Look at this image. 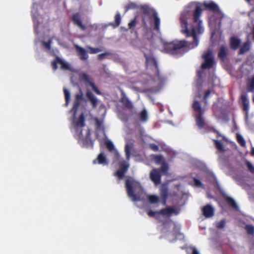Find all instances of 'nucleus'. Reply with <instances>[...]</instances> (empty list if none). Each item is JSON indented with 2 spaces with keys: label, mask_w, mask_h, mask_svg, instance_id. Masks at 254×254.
<instances>
[{
  "label": "nucleus",
  "mask_w": 254,
  "mask_h": 254,
  "mask_svg": "<svg viewBox=\"0 0 254 254\" xmlns=\"http://www.w3.org/2000/svg\"><path fill=\"white\" fill-rule=\"evenodd\" d=\"M202 13V9L198 5L190 4L185 7L180 17L181 31L187 37L192 36L193 42L176 40L166 42L161 39L165 53L173 55L182 54L185 49H193L198 46L199 40L197 34H201L203 32L202 23L199 19Z\"/></svg>",
  "instance_id": "nucleus-1"
},
{
  "label": "nucleus",
  "mask_w": 254,
  "mask_h": 254,
  "mask_svg": "<svg viewBox=\"0 0 254 254\" xmlns=\"http://www.w3.org/2000/svg\"><path fill=\"white\" fill-rule=\"evenodd\" d=\"M125 187L127 196L133 201H138L143 200L141 197L143 193L141 185L139 182L131 177H128L125 181Z\"/></svg>",
  "instance_id": "nucleus-2"
},
{
  "label": "nucleus",
  "mask_w": 254,
  "mask_h": 254,
  "mask_svg": "<svg viewBox=\"0 0 254 254\" xmlns=\"http://www.w3.org/2000/svg\"><path fill=\"white\" fill-rule=\"evenodd\" d=\"M144 56L146 60V64L154 68L157 78V88H150L148 90L150 92L158 91L162 86L165 81V78L160 73L157 61L154 58L153 53L151 52L149 53H144Z\"/></svg>",
  "instance_id": "nucleus-3"
},
{
  "label": "nucleus",
  "mask_w": 254,
  "mask_h": 254,
  "mask_svg": "<svg viewBox=\"0 0 254 254\" xmlns=\"http://www.w3.org/2000/svg\"><path fill=\"white\" fill-rule=\"evenodd\" d=\"M139 8L140 9L144 15H152V17L153 19V30L155 31L157 33H160L161 22L156 10L150 8L146 4L139 5Z\"/></svg>",
  "instance_id": "nucleus-4"
},
{
  "label": "nucleus",
  "mask_w": 254,
  "mask_h": 254,
  "mask_svg": "<svg viewBox=\"0 0 254 254\" xmlns=\"http://www.w3.org/2000/svg\"><path fill=\"white\" fill-rule=\"evenodd\" d=\"M192 108L194 112V116L197 126L199 128H202L205 126V121L203 117L205 111L204 107H202L200 103L194 101L192 105Z\"/></svg>",
  "instance_id": "nucleus-5"
},
{
  "label": "nucleus",
  "mask_w": 254,
  "mask_h": 254,
  "mask_svg": "<svg viewBox=\"0 0 254 254\" xmlns=\"http://www.w3.org/2000/svg\"><path fill=\"white\" fill-rule=\"evenodd\" d=\"M203 6L205 10L213 12V15L216 18L215 22L218 23V26L220 27L221 25V20L224 17V14L219 9L218 5L214 1H210L204 2Z\"/></svg>",
  "instance_id": "nucleus-6"
},
{
  "label": "nucleus",
  "mask_w": 254,
  "mask_h": 254,
  "mask_svg": "<svg viewBox=\"0 0 254 254\" xmlns=\"http://www.w3.org/2000/svg\"><path fill=\"white\" fill-rule=\"evenodd\" d=\"M85 119L84 115L82 113L78 119H75L73 121V126L75 131V134L79 138L82 136V128L85 126Z\"/></svg>",
  "instance_id": "nucleus-7"
},
{
  "label": "nucleus",
  "mask_w": 254,
  "mask_h": 254,
  "mask_svg": "<svg viewBox=\"0 0 254 254\" xmlns=\"http://www.w3.org/2000/svg\"><path fill=\"white\" fill-rule=\"evenodd\" d=\"M202 58L204 60V62L201 65L202 69H209L213 66L214 64V60L212 52L211 51L208 50L204 52L202 56Z\"/></svg>",
  "instance_id": "nucleus-8"
},
{
  "label": "nucleus",
  "mask_w": 254,
  "mask_h": 254,
  "mask_svg": "<svg viewBox=\"0 0 254 254\" xmlns=\"http://www.w3.org/2000/svg\"><path fill=\"white\" fill-rule=\"evenodd\" d=\"M86 101L83 97V94L81 89H79V93H76L75 95L73 105L71 110L74 112L75 115L79 107L82 105V104L86 103Z\"/></svg>",
  "instance_id": "nucleus-9"
},
{
  "label": "nucleus",
  "mask_w": 254,
  "mask_h": 254,
  "mask_svg": "<svg viewBox=\"0 0 254 254\" xmlns=\"http://www.w3.org/2000/svg\"><path fill=\"white\" fill-rule=\"evenodd\" d=\"M58 64L61 65V68L62 69L68 70L70 69V66L68 63L63 60L60 57L57 56L55 59L51 63V66L54 70H56L58 69Z\"/></svg>",
  "instance_id": "nucleus-10"
},
{
  "label": "nucleus",
  "mask_w": 254,
  "mask_h": 254,
  "mask_svg": "<svg viewBox=\"0 0 254 254\" xmlns=\"http://www.w3.org/2000/svg\"><path fill=\"white\" fill-rule=\"evenodd\" d=\"M229 54V51L227 47L224 45L220 46L218 53V58L221 62H225L228 60Z\"/></svg>",
  "instance_id": "nucleus-11"
},
{
  "label": "nucleus",
  "mask_w": 254,
  "mask_h": 254,
  "mask_svg": "<svg viewBox=\"0 0 254 254\" xmlns=\"http://www.w3.org/2000/svg\"><path fill=\"white\" fill-rule=\"evenodd\" d=\"M71 20L73 22V23L81 30L84 31L86 30V27L84 24H83L80 15L79 13L77 12L73 14L71 17Z\"/></svg>",
  "instance_id": "nucleus-12"
},
{
  "label": "nucleus",
  "mask_w": 254,
  "mask_h": 254,
  "mask_svg": "<svg viewBox=\"0 0 254 254\" xmlns=\"http://www.w3.org/2000/svg\"><path fill=\"white\" fill-rule=\"evenodd\" d=\"M168 188L167 185H162L160 188V196L161 199V202L163 205L166 204L168 196Z\"/></svg>",
  "instance_id": "nucleus-13"
},
{
  "label": "nucleus",
  "mask_w": 254,
  "mask_h": 254,
  "mask_svg": "<svg viewBox=\"0 0 254 254\" xmlns=\"http://www.w3.org/2000/svg\"><path fill=\"white\" fill-rule=\"evenodd\" d=\"M150 178L155 185H159L161 183V175L158 170L152 169L150 173Z\"/></svg>",
  "instance_id": "nucleus-14"
},
{
  "label": "nucleus",
  "mask_w": 254,
  "mask_h": 254,
  "mask_svg": "<svg viewBox=\"0 0 254 254\" xmlns=\"http://www.w3.org/2000/svg\"><path fill=\"white\" fill-rule=\"evenodd\" d=\"M157 213L158 214L168 216H170L173 213H174L176 215H178L179 214V212L173 207H167L165 208L161 209L158 211Z\"/></svg>",
  "instance_id": "nucleus-15"
},
{
  "label": "nucleus",
  "mask_w": 254,
  "mask_h": 254,
  "mask_svg": "<svg viewBox=\"0 0 254 254\" xmlns=\"http://www.w3.org/2000/svg\"><path fill=\"white\" fill-rule=\"evenodd\" d=\"M203 215L206 218L212 217L214 214V209L210 204H207L202 208Z\"/></svg>",
  "instance_id": "nucleus-16"
},
{
  "label": "nucleus",
  "mask_w": 254,
  "mask_h": 254,
  "mask_svg": "<svg viewBox=\"0 0 254 254\" xmlns=\"http://www.w3.org/2000/svg\"><path fill=\"white\" fill-rule=\"evenodd\" d=\"M230 47L233 50L236 51L240 46L241 41V40L235 37L232 36L230 38Z\"/></svg>",
  "instance_id": "nucleus-17"
},
{
  "label": "nucleus",
  "mask_w": 254,
  "mask_h": 254,
  "mask_svg": "<svg viewBox=\"0 0 254 254\" xmlns=\"http://www.w3.org/2000/svg\"><path fill=\"white\" fill-rule=\"evenodd\" d=\"M75 48L80 60H86L88 58L87 53L83 48L76 45H75Z\"/></svg>",
  "instance_id": "nucleus-18"
},
{
  "label": "nucleus",
  "mask_w": 254,
  "mask_h": 254,
  "mask_svg": "<svg viewBox=\"0 0 254 254\" xmlns=\"http://www.w3.org/2000/svg\"><path fill=\"white\" fill-rule=\"evenodd\" d=\"M86 96L90 101L92 108H96L98 104V100L93 93L90 91H88L86 93Z\"/></svg>",
  "instance_id": "nucleus-19"
},
{
  "label": "nucleus",
  "mask_w": 254,
  "mask_h": 254,
  "mask_svg": "<svg viewBox=\"0 0 254 254\" xmlns=\"http://www.w3.org/2000/svg\"><path fill=\"white\" fill-rule=\"evenodd\" d=\"M251 43L250 41L248 40V41L245 42L243 44L242 47L240 48V49L239 51V52H238V54L239 55H243L245 53L249 52L251 49Z\"/></svg>",
  "instance_id": "nucleus-20"
},
{
  "label": "nucleus",
  "mask_w": 254,
  "mask_h": 254,
  "mask_svg": "<svg viewBox=\"0 0 254 254\" xmlns=\"http://www.w3.org/2000/svg\"><path fill=\"white\" fill-rule=\"evenodd\" d=\"M97 162L99 164L107 165L108 162L107 160L106 157L104 153H100L98 155L97 159L93 160V164H96Z\"/></svg>",
  "instance_id": "nucleus-21"
},
{
  "label": "nucleus",
  "mask_w": 254,
  "mask_h": 254,
  "mask_svg": "<svg viewBox=\"0 0 254 254\" xmlns=\"http://www.w3.org/2000/svg\"><path fill=\"white\" fill-rule=\"evenodd\" d=\"M120 102L123 104L124 106L127 109H130L132 108L131 102L125 96V94H124L121 98Z\"/></svg>",
  "instance_id": "nucleus-22"
},
{
  "label": "nucleus",
  "mask_w": 254,
  "mask_h": 254,
  "mask_svg": "<svg viewBox=\"0 0 254 254\" xmlns=\"http://www.w3.org/2000/svg\"><path fill=\"white\" fill-rule=\"evenodd\" d=\"M241 100L242 101V104H243V109L244 111L247 112L249 108V102L247 98V96L246 95H242L241 96Z\"/></svg>",
  "instance_id": "nucleus-23"
},
{
  "label": "nucleus",
  "mask_w": 254,
  "mask_h": 254,
  "mask_svg": "<svg viewBox=\"0 0 254 254\" xmlns=\"http://www.w3.org/2000/svg\"><path fill=\"white\" fill-rule=\"evenodd\" d=\"M224 198L227 203L232 207L235 209L238 208L237 204L233 198L227 195L224 196Z\"/></svg>",
  "instance_id": "nucleus-24"
},
{
  "label": "nucleus",
  "mask_w": 254,
  "mask_h": 254,
  "mask_svg": "<svg viewBox=\"0 0 254 254\" xmlns=\"http://www.w3.org/2000/svg\"><path fill=\"white\" fill-rule=\"evenodd\" d=\"M213 142H214L215 147L221 153H223L225 151L224 147L222 143L218 140L214 139Z\"/></svg>",
  "instance_id": "nucleus-25"
},
{
  "label": "nucleus",
  "mask_w": 254,
  "mask_h": 254,
  "mask_svg": "<svg viewBox=\"0 0 254 254\" xmlns=\"http://www.w3.org/2000/svg\"><path fill=\"white\" fill-rule=\"evenodd\" d=\"M139 5H138L135 3L133 2H130L127 4L125 6V12H127L128 10L130 9H135L137 8H139Z\"/></svg>",
  "instance_id": "nucleus-26"
},
{
  "label": "nucleus",
  "mask_w": 254,
  "mask_h": 254,
  "mask_svg": "<svg viewBox=\"0 0 254 254\" xmlns=\"http://www.w3.org/2000/svg\"><path fill=\"white\" fill-rule=\"evenodd\" d=\"M148 200L151 204H155L159 201L158 196L156 195H149L148 196Z\"/></svg>",
  "instance_id": "nucleus-27"
},
{
  "label": "nucleus",
  "mask_w": 254,
  "mask_h": 254,
  "mask_svg": "<svg viewBox=\"0 0 254 254\" xmlns=\"http://www.w3.org/2000/svg\"><path fill=\"white\" fill-rule=\"evenodd\" d=\"M129 167V164L127 163L125 160H123L120 163V170L123 171L126 173Z\"/></svg>",
  "instance_id": "nucleus-28"
},
{
  "label": "nucleus",
  "mask_w": 254,
  "mask_h": 254,
  "mask_svg": "<svg viewBox=\"0 0 254 254\" xmlns=\"http://www.w3.org/2000/svg\"><path fill=\"white\" fill-rule=\"evenodd\" d=\"M160 169L163 174L167 175L169 170V167L167 163L165 162H162Z\"/></svg>",
  "instance_id": "nucleus-29"
},
{
  "label": "nucleus",
  "mask_w": 254,
  "mask_h": 254,
  "mask_svg": "<svg viewBox=\"0 0 254 254\" xmlns=\"http://www.w3.org/2000/svg\"><path fill=\"white\" fill-rule=\"evenodd\" d=\"M90 132L89 129H88V132L87 133V135H86L85 138L84 139V140H83L84 145H85L86 146L91 145L92 146H93V142L90 138Z\"/></svg>",
  "instance_id": "nucleus-30"
},
{
  "label": "nucleus",
  "mask_w": 254,
  "mask_h": 254,
  "mask_svg": "<svg viewBox=\"0 0 254 254\" xmlns=\"http://www.w3.org/2000/svg\"><path fill=\"white\" fill-rule=\"evenodd\" d=\"M139 118L141 122H145L148 119V115L146 110H143L139 114Z\"/></svg>",
  "instance_id": "nucleus-31"
},
{
  "label": "nucleus",
  "mask_w": 254,
  "mask_h": 254,
  "mask_svg": "<svg viewBox=\"0 0 254 254\" xmlns=\"http://www.w3.org/2000/svg\"><path fill=\"white\" fill-rule=\"evenodd\" d=\"M237 141L242 147H245L246 145V141L243 137L239 134H237L236 136Z\"/></svg>",
  "instance_id": "nucleus-32"
},
{
  "label": "nucleus",
  "mask_w": 254,
  "mask_h": 254,
  "mask_svg": "<svg viewBox=\"0 0 254 254\" xmlns=\"http://www.w3.org/2000/svg\"><path fill=\"white\" fill-rule=\"evenodd\" d=\"M121 21V16L119 13H117L115 16V23L113 24L114 27H118Z\"/></svg>",
  "instance_id": "nucleus-33"
},
{
  "label": "nucleus",
  "mask_w": 254,
  "mask_h": 254,
  "mask_svg": "<svg viewBox=\"0 0 254 254\" xmlns=\"http://www.w3.org/2000/svg\"><path fill=\"white\" fill-rule=\"evenodd\" d=\"M137 24V16H135L128 24L129 29H133Z\"/></svg>",
  "instance_id": "nucleus-34"
},
{
  "label": "nucleus",
  "mask_w": 254,
  "mask_h": 254,
  "mask_svg": "<svg viewBox=\"0 0 254 254\" xmlns=\"http://www.w3.org/2000/svg\"><path fill=\"white\" fill-rule=\"evenodd\" d=\"M64 97H65V104L66 106H67L69 102L70 98V94L69 92L66 89H64Z\"/></svg>",
  "instance_id": "nucleus-35"
},
{
  "label": "nucleus",
  "mask_w": 254,
  "mask_h": 254,
  "mask_svg": "<svg viewBox=\"0 0 254 254\" xmlns=\"http://www.w3.org/2000/svg\"><path fill=\"white\" fill-rule=\"evenodd\" d=\"M245 230L247 231L249 235H254V226L252 225H247L245 227Z\"/></svg>",
  "instance_id": "nucleus-36"
},
{
  "label": "nucleus",
  "mask_w": 254,
  "mask_h": 254,
  "mask_svg": "<svg viewBox=\"0 0 254 254\" xmlns=\"http://www.w3.org/2000/svg\"><path fill=\"white\" fill-rule=\"evenodd\" d=\"M80 78L89 83V85L90 83L92 82L91 81H90L89 76L85 73H81L80 75Z\"/></svg>",
  "instance_id": "nucleus-37"
},
{
  "label": "nucleus",
  "mask_w": 254,
  "mask_h": 254,
  "mask_svg": "<svg viewBox=\"0 0 254 254\" xmlns=\"http://www.w3.org/2000/svg\"><path fill=\"white\" fill-rule=\"evenodd\" d=\"M246 165L249 171L253 175H254V166L249 161H246Z\"/></svg>",
  "instance_id": "nucleus-38"
},
{
  "label": "nucleus",
  "mask_w": 254,
  "mask_h": 254,
  "mask_svg": "<svg viewBox=\"0 0 254 254\" xmlns=\"http://www.w3.org/2000/svg\"><path fill=\"white\" fill-rule=\"evenodd\" d=\"M87 49L89 50V53L91 54H94L98 53L102 51L101 49L98 48H93L92 47H88Z\"/></svg>",
  "instance_id": "nucleus-39"
},
{
  "label": "nucleus",
  "mask_w": 254,
  "mask_h": 254,
  "mask_svg": "<svg viewBox=\"0 0 254 254\" xmlns=\"http://www.w3.org/2000/svg\"><path fill=\"white\" fill-rule=\"evenodd\" d=\"M105 145L106 146V147L107 149L110 151H111L113 150L114 149V145L112 142L110 140H107L105 142Z\"/></svg>",
  "instance_id": "nucleus-40"
},
{
  "label": "nucleus",
  "mask_w": 254,
  "mask_h": 254,
  "mask_svg": "<svg viewBox=\"0 0 254 254\" xmlns=\"http://www.w3.org/2000/svg\"><path fill=\"white\" fill-rule=\"evenodd\" d=\"M214 92L213 91L208 89L204 92V94L203 96V100L205 101V103L206 104L207 103V99L209 97L210 94Z\"/></svg>",
  "instance_id": "nucleus-41"
},
{
  "label": "nucleus",
  "mask_w": 254,
  "mask_h": 254,
  "mask_svg": "<svg viewBox=\"0 0 254 254\" xmlns=\"http://www.w3.org/2000/svg\"><path fill=\"white\" fill-rule=\"evenodd\" d=\"M130 147L128 144H126L125 146V151L126 153V158L127 160H129L130 158Z\"/></svg>",
  "instance_id": "nucleus-42"
},
{
  "label": "nucleus",
  "mask_w": 254,
  "mask_h": 254,
  "mask_svg": "<svg viewBox=\"0 0 254 254\" xmlns=\"http://www.w3.org/2000/svg\"><path fill=\"white\" fill-rule=\"evenodd\" d=\"M112 54L110 52H105L104 53L100 54L98 55V60L99 61H101L104 59L106 56H110L112 55Z\"/></svg>",
  "instance_id": "nucleus-43"
},
{
  "label": "nucleus",
  "mask_w": 254,
  "mask_h": 254,
  "mask_svg": "<svg viewBox=\"0 0 254 254\" xmlns=\"http://www.w3.org/2000/svg\"><path fill=\"white\" fill-rule=\"evenodd\" d=\"M90 86L92 87L93 90L98 95H101L102 93L101 91L96 87L95 84L93 82L90 83Z\"/></svg>",
  "instance_id": "nucleus-44"
},
{
  "label": "nucleus",
  "mask_w": 254,
  "mask_h": 254,
  "mask_svg": "<svg viewBox=\"0 0 254 254\" xmlns=\"http://www.w3.org/2000/svg\"><path fill=\"white\" fill-rule=\"evenodd\" d=\"M125 173V172L119 169L115 173V176H117L119 179H122L124 178Z\"/></svg>",
  "instance_id": "nucleus-45"
},
{
  "label": "nucleus",
  "mask_w": 254,
  "mask_h": 254,
  "mask_svg": "<svg viewBox=\"0 0 254 254\" xmlns=\"http://www.w3.org/2000/svg\"><path fill=\"white\" fill-rule=\"evenodd\" d=\"M225 220H222L217 223L216 227L218 229H222L225 227Z\"/></svg>",
  "instance_id": "nucleus-46"
},
{
  "label": "nucleus",
  "mask_w": 254,
  "mask_h": 254,
  "mask_svg": "<svg viewBox=\"0 0 254 254\" xmlns=\"http://www.w3.org/2000/svg\"><path fill=\"white\" fill-rule=\"evenodd\" d=\"M155 161L157 163H161L163 160V157L161 155H156L154 157Z\"/></svg>",
  "instance_id": "nucleus-47"
},
{
  "label": "nucleus",
  "mask_w": 254,
  "mask_h": 254,
  "mask_svg": "<svg viewBox=\"0 0 254 254\" xmlns=\"http://www.w3.org/2000/svg\"><path fill=\"white\" fill-rule=\"evenodd\" d=\"M193 181H194V184L197 187H201L202 186V183L200 182V180L196 179V178H194L193 179Z\"/></svg>",
  "instance_id": "nucleus-48"
},
{
  "label": "nucleus",
  "mask_w": 254,
  "mask_h": 254,
  "mask_svg": "<svg viewBox=\"0 0 254 254\" xmlns=\"http://www.w3.org/2000/svg\"><path fill=\"white\" fill-rule=\"evenodd\" d=\"M150 148L154 151H157L159 150L158 145L154 143L150 144Z\"/></svg>",
  "instance_id": "nucleus-49"
},
{
  "label": "nucleus",
  "mask_w": 254,
  "mask_h": 254,
  "mask_svg": "<svg viewBox=\"0 0 254 254\" xmlns=\"http://www.w3.org/2000/svg\"><path fill=\"white\" fill-rule=\"evenodd\" d=\"M158 211H153L151 210H149L147 212V214L150 217H155L156 214H158Z\"/></svg>",
  "instance_id": "nucleus-50"
},
{
  "label": "nucleus",
  "mask_w": 254,
  "mask_h": 254,
  "mask_svg": "<svg viewBox=\"0 0 254 254\" xmlns=\"http://www.w3.org/2000/svg\"><path fill=\"white\" fill-rule=\"evenodd\" d=\"M249 87L251 90L254 89V76L252 77L251 81L249 84Z\"/></svg>",
  "instance_id": "nucleus-51"
},
{
  "label": "nucleus",
  "mask_w": 254,
  "mask_h": 254,
  "mask_svg": "<svg viewBox=\"0 0 254 254\" xmlns=\"http://www.w3.org/2000/svg\"><path fill=\"white\" fill-rule=\"evenodd\" d=\"M51 40H49L47 42H44V46L48 49H50L51 48Z\"/></svg>",
  "instance_id": "nucleus-52"
},
{
  "label": "nucleus",
  "mask_w": 254,
  "mask_h": 254,
  "mask_svg": "<svg viewBox=\"0 0 254 254\" xmlns=\"http://www.w3.org/2000/svg\"><path fill=\"white\" fill-rule=\"evenodd\" d=\"M213 132L216 133L217 138H219V137H222L220 133L218 130L214 129ZM223 138L224 139V136H223Z\"/></svg>",
  "instance_id": "nucleus-53"
},
{
  "label": "nucleus",
  "mask_w": 254,
  "mask_h": 254,
  "mask_svg": "<svg viewBox=\"0 0 254 254\" xmlns=\"http://www.w3.org/2000/svg\"><path fill=\"white\" fill-rule=\"evenodd\" d=\"M191 249L192 250V254H199L196 248L192 247Z\"/></svg>",
  "instance_id": "nucleus-54"
},
{
  "label": "nucleus",
  "mask_w": 254,
  "mask_h": 254,
  "mask_svg": "<svg viewBox=\"0 0 254 254\" xmlns=\"http://www.w3.org/2000/svg\"><path fill=\"white\" fill-rule=\"evenodd\" d=\"M96 124L97 127L99 128L102 125V122L98 119H96Z\"/></svg>",
  "instance_id": "nucleus-55"
},
{
  "label": "nucleus",
  "mask_w": 254,
  "mask_h": 254,
  "mask_svg": "<svg viewBox=\"0 0 254 254\" xmlns=\"http://www.w3.org/2000/svg\"><path fill=\"white\" fill-rule=\"evenodd\" d=\"M142 23L143 27H146L147 26V23L145 21L144 17H142Z\"/></svg>",
  "instance_id": "nucleus-56"
},
{
  "label": "nucleus",
  "mask_w": 254,
  "mask_h": 254,
  "mask_svg": "<svg viewBox=\"0 0 254 254\" xmlns=\"http://www.w3.org/2000/svg\"><path fill=\"white\" fill-rule=\"evenodd\" d=\"M251 155L252 156H254V147L252 148V150H251Z\"/></svg>",
  "instance_id": "nucleus-57"
},
{
  "label": "nucleus",
  "mask_w": 254,
  "mask_h": 254,
  "mask_svg": "<svg viewBox=\"0 0 254 254\" xmlns=\"http://www.w3.org/2000/svg\"><path fill=\"white\" fill-rule=\"evenodd\" d=\"M245 0L247 2V3H248L249 4H250V5H251V4H251V1H252V0Z\"/></svg>",
  "instance_id": "nucleus-58"
},
{
  "label": "nucleus",
  "mask_w": 254,
  "mask_h": 254,
  "mask_svg": "<svg viewBox=\"0 0 254 254\" xmlns=\"http://www.w3.org/2000/svg\"><path fill=\"white\" fill-rule=\"evenodd\" d=\"M252 32H253V40L254 41V27L253 28Z\"/></svg>",
  "instance_id": "nucleus-59"
},
{
  "label": "nucleus",
  "mask_w": 254,
  "mask_h": 254,
  "mask_svg": "<svg viewBox=\"0 0 254 254\" xmlns=\"http://www.w3.org/2000/svg\"><path fill=\"white\" fill-rule=\"evenodd\" d=\"M253 101H254V96H253Z\"/></svg>",
  "instance_id": "nucleus-60"
}]
</instances>
